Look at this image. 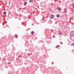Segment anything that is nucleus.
<instances>
[{
	"label": "nucleus",
	"mask_w": 74,
	"mask_h": 74,
	"mask_svg": "<svg viewBox=\"0 0 74 74\" xmlns=\"http://www.w3.org/2000/svg\"><path fill=\"white\" fill-rule=\"evenodd\" d=\"M51 16H52V18L50 17V18L51 19H52V18H53V17H54V16L53 15H51Z\"/></svg>",
	"instance_id": "nucleus-1"
},
{
	"label": "nucleus",
	"mask_w": 74,
	"mask_h": 74,
	"mask_svg": "<svg viewBox=\"0 0 74 74\" xmlns=\"http://www.w3.org/2000/svg\"><path fill=\"white\" fill-rule=\"evenodd\" d=\"M60 47V45H58L56 46V48H58L59 47Z\"/></svg>",
	"instance_id": "nucleus-2"
},
{
	"label": "nucleus",
	"mask_w": 74,
	"mask_h": 74,
	"mask_svg": "<svg viewBox=\"0 0 74 74\" xmlns=\"http://www.w3.org/2000/svg\"><path fill=\"white\" fill-rule=\"evenodd\" d=\"M24 5H26V4H27V2H25L24 3Z\"/></svg>",
	"instance_id": "nucleus-3"
},
{
	"label": "nucleus",
	"mask_w": 74,
	"mask_h": 74,
	"mask_svg": "<svg viewBox=\"0 0 74 74\" xmlns=\"http://www.w3.org/2000/svg\"><path fill=\"white\" fill-rule=\"evenodd\" d=\"M33 0H30V1H29V2H30V3H32V2H33Z\"/></svg>",
	"instance_id": "nucleus-4"
},
{
	"label": "nucleus",
	"mask_w": 74,
	"mask_h": 74,
	"mask_svg": "<svg viewBox=\"0 0 74 74\" xmlns=\"http://www.w3.org/2000/svg\"><path fill=\"white\" fill-rule=\"evenodd\" d=\"M34 32L33 31H32L31 32V34H34Z\"/></svg>",
	"instance_id": "nucleus-5"
},
{
	"label": "nucleus",
	"mask_w": 74,
	"mask_h": 74,
	"mask_svg": "<svg viewBox=\"0 0 74 74\" xmlns=\"http://www.w3.org/2000/svg\"><path fill=\"white\" fill-rule=\"evenodd\" d=\"M59 34H62V33L61 32H59Z\"/></svg>",
	"instance_id": "nucleus-6"
},
{
	"label": "nucleus",
	"mask_w": 74,
	"mask_h": 74,
	"mask_svg": "<svg viewBox=\"0 0 74 74\" xmlns=\"http://www.w3.org/2000/svg\"><path fill=\"white\" fill-rule=\"evenodd\" d=\"M3 14H7V12H4L3 13Z\"/></svg>",
	"instance_id": "nucleus-7"
},
{
	"label": "nucleus",
	"mask_w": 74,
	"mask_h": 74,
	"mask_svg": "<svg viewBox=\"0 0 74 74\" xmlns=\"http://www.w3.org/2000/svg\"><path fill=\"white\" fill-rule=\"evenodd\" d=\"M58 10L59 11H61V8H58Z\"/></svg>",
	"instance_id": "nucleus-8"
},
{
	"label": "nucleus",
	"mask_w": 74,
	"mask_h": 74,
	"mask_svg": "<svg viewBox=\"0 0 74 74\" xmlns=\"http://www.w3.org/2000/svg\"><path fill=\"white\" fill-rule=\"evenodd\" d=\"M57 18H59V14H57Z\"/></svg>",
	"instance_id": "nucleus-9"
},
{
	"label": "nucleus",
	"mask_w": 74,
	"mask_h": 74,
	"mask_svg": "<svg viewBox=\"0 0 74 74\" xmlns=\"http://www.w3.org/2000/svg\"><path fill=\"white\" fill-rule=\"evenodd\" d=\"M15 36L16 37H18V36L17 35V34L15 35Z\"/></svg>",
	"instance_id": "nucleus-10"
},
{
	"label": "nucleus",
	"mask_w": 74,
	"mask_h": 74,
	"mask_svg": "<svg viewBox=\"0 0 74 74\" xmlns=\"http://www.w3.org/2000/svg\"><path fill=\"white\" fill-rule=\"evenodd\" d=\"M71 45H74V43H72V44Z\"/></svg>",
	"instance_id": "nucleus-11"
},
{
	"label": "nucleus",
	"mask_w": 74,
	"mask_h": 74,
	"mask_svg": "<svg viewBox=\"0 0 74 74\" xmlns=\"http://www.w3.org/2000/svg\"><path fill=\"white\" fill-rule=\"evenodd\" d=\"M53 38H55V36H53Z\"/></svg>",
	"instance_id": "nucleus-12"
},
{
	"label": "nucleus",
	"mask_w": 74,
	"mask_h": 74,
	"mask_svg": "<svg viewBox=\"0 0 74 74\" xmlns=\"http://www.w3.org/2000/svg\"><path fill=\"white\" fill-rule=\"evenodd\" d=\"M5 4L6 5V4H7V3H6Z\"/></svg>",
	"instance_id": "nucleus-13"
},
{
	"label": "nucleus",
	"mask_w": 74,
	"mask_h": 74,
	"mask_svg": "<svg viewBox=\"0 0 74 74\" xmlns=\"http://www.w3.org/2000/svg\"><path fill=\"white\" fill-rule=\"evenodd\" d=\"M73 35H74V34H73Z\"/></svg>",
	"instance_id": "nucleus-14"
}]
</instances>
